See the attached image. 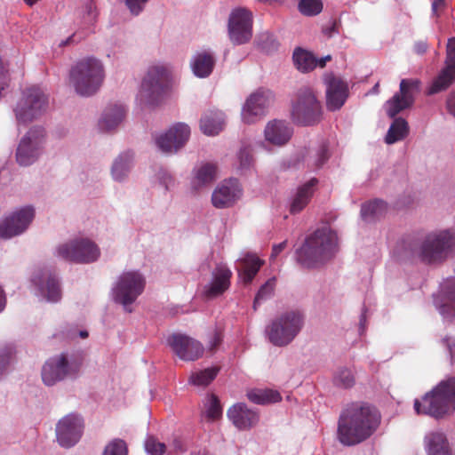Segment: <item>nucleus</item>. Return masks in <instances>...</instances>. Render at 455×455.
<instances>
[{
  "label": "nucleus",
  "instance_id": "obj_1",
  "mask_svg": "<svg viewBox=\"0 0 455 455\" xmlns=\"http://www.w3.org/2000/svg\"><path fill=\"white\" fill-rule=\"evenodd\" d=\"M380 413L367 403L348 404L341 412L338 439L344 445H355L369 438L379 427Z\"/></svg>",
  "mask_w": 455,
  "mask_h": 455
},
{
  "label": "nucleus",
  "instance_id": "obj_2",
  "mask_svg": "<svg viewBox=\"0 0 455 455\" xmlns=\"http://www.w3.org/2000/svg\"><path fill=\"white\" fill-rule=\"evenodd\" d=\"M172 87V67L168 62L150 64L141 80L136 103L142 108H156L167 98Z\"/></svg>",
  "mask_w": 455,
  "mask_h": 455
},
{
  "label": "nucleus",
  "instance_id": "obj_3",
  "mask_svg": "<svg viewBox=\"0 0 455 455\" xmlns=\"http://www.w3.org/2000/svg\"><path fill=\"white\" fill-rule=\"evenodd\" d=\"M338 251V236L330 227L323 226L308 235L296 251L298 262L304 267H315L332 259Z\"/></svg>",
  "mask_w": 455,
  "mask_h": 455
},
{
  "label": "nucleus",
  "instance_id": "obj_4",
  "mask_svg": "<svg viewBox=\"0 0 455 455\" xmlns=\"http://www.w3.org/2000/svg\"><path fill=\"white\" fill-rule=\"evenodd\" d=\"M414 410L417 414L429 415L443 419L455 411V377L441 380L421 400L415 399Z\"/></svg>",
  "mask_w": 455,
  "mask_h": 455
},
{
  "label": "nucleus",
  "instance_id": "obj_5",
  "mask_svg": "<svg viewBox=\"0 0 455 455\" xmlns=\"http://www.w3.org/2000/svg\"><path fill=\"white\" fill-rule=\"evenodd\" d=\"M105 69L96 58H85L76 62L69 73V82L75 92L84 97L96 93L103 84Z\"/></svg>",
  "mask_w": 455,
  "mask_h": 455
},
{
  "label": "nucleus",
  "instance_id": "obj_6",
  "mask_svg": "<svg viewBox=\"0 0 455 455\" xmlns=\"http://www.w3.org/2000/svg\"><path fill=\"white\" fill-rule=\"evenodd\" d=\"M304 323L305 315L300 310L284 311L267 324L265 330L266 337L275 347H286L299 334Z\"/></svg>",
  "mask_w": 455,
  "mask_h": 455
},
{
  "label": "nucleus",
  "instance_id": "obj_7",
  "mask_svg": "<svg viewBox=\"0 0 455 455\" xmlns=\"http://www.w3.org/2000/svg\"><path fill=\"white\" fill-rule=\"evenodd\" d=\"M84 363V355L76 353H61L49 358L42 366L41 378L47 387H52L67 379L78 376Z\"/></svg>",
  "mask_w": 455,
  "mask_h": 455
},
{
  "label": "nucleus",
  "instance_id": "obj_8",
  "mask_svg": "<svg viewBox=\"0 0 455 455\" xmlns=\"http://www.w3.org/2000/svg\"><path fill=\"white\" fill-rule=\"evenodd\" d=\"M147 284L146 276L139 270L122 272L112 284V299L123 306L124 311L131 313L132 304L144 292Z\"/></svg>",
  "mask_w": 455,
  "mask_h": 455
},
{
  "label": "nucleus",
  "instance_id": "obj_9",
  "mask_svg": "<svg viewBox=\"0 0 455 455\" xmlns=\"http://www.w3.org/2000/svg\"><path fill=\"white\" fill-rule=\"evenodd\" d=\"M54 255L68 262L91 264L100 258L101 251L92 238L76 235L59 243L54 249Z\"/></svg>",
  "mask_w": 455,
  "mask_h": 455
},
{
  "label": "nucleus",
  "instance_id": "obj_10",
  "mask_svg": "<svg viewBox=\"0 0 455 455\" xmlns=\"http://www.w3.org/2000/svg\"><path fill=\"white\" fill-rule=\"evenodd\" d=\"M48 108V97L38 87L31 86L22 91L12 108L17 124L28 125L40 119Z\"/></svg>",
  "mask_w": 455,
  "mask_h": 455
},
{
  "label": "nucleus",
  "instance_id": "obj_11",
  "mask_svg": "<svg viewBox=\"0 0 455 455\" xmlns=\"http://www.w3.org/2000/svg\"><path fill=\"white\" fill-rule=\"evenodd\" d=\"M47 133L41 125L29 128L20 139L15 149V161L21 167L37 163L45 153Z\"/></svg>",
  "mask_w": 455,
  "mask_h": 455
},
{
  "label": "nucleus",
  "instance_id": "obj_12",
  "mask_svg": "<svg viewBox=\"0 0 455 455\" xmlns=\"http://www.w3.org/2000/svg\"><path fill=\"white\" fill-rule=\"evenodd\" d=\"M322 105L313 89L299 88L291 103V117L299 125H313L321 120Z\"/></svg>",
  "mask_w": 455,
  "mask_h": 455
},
{
  "label": "nucleus",
  "instance_id": "obj_13",
  "mask_svg": "<svg viewBox=\"0 0 455 455\" xmlns=\"http://www.w3.org/2000/svg\"><path fill=\"white\" fill-rule=\"evenodd\" d=\"M455 235L450 230L428 234L419 248L421 259L427 263L438 262L448 258L454 251Z\"/></svg>",
  "mask_w": 455,
  "mask_h": 455
},
{
  "label": "nucleus",
  "instance_id": "obj_14",
  "mask_svg": "<svg viewBox=\"0 0 455 455\" xmlns=\"http://www.w3.org/2000/svg\"><path fill=\"white\" fill-rule=\"evenodd\" d=\"M36 216L31 204L16 207L0 220V238L10 240L23 235L29 228Z\"/></svg>",
  "mask_w": 455,
  "mask_h": 455
},
{
  "label": "nucleus",
  "instance_id": "obj_15",
  "mask_svg": "<svg viewBox=\"0 0 455 455\" xmlns=\"http://www.w3.org/2000/svg\"><path fill=\"white\" fill-rule=\"evenodd\" d=\"M275 100L272 91L259 88L245 100L241 111L243 123L253 124L263 118Z\"/></svg>",
  "mask_w": 455,
  "mask_h": 455
},
{
  "label": "nucleus",
  "instance_id": "obj_16",
  "mask_svg": "<svg viewBox=\"0 0 455 455\" xmlns=\"http://www.w3.org/2000/svg\"><path fill=\"white\" fill-rule=\"evenodd\" d=\"M32 289L41 300L56 303L61 299V288L58 276L47 268L35 270L31 276Z\"/></svg>",
  "mask_w": 455,
  "mask_h": 455
},
{
  "label": "nucleus",
  "instance_id": "obj_17",
  "mask_svg": "<svg viewBox=\"0 0 455 455\" xmlns=\"http://www.w3.org/2000/svg\"><path fill=\"white\" fill-rule=\"evenodd\" d=\"M253 18L251 11L235 8L229 14L228 23V37L235 45L247 44L252 37Z\"/></svg>",
  "mask_w": 455,
  "mask_h": 455
},
{
  "label": "nucleus",
  "instance_id": "obj_18",
  "mask_svg": "<svg viewBox=\"0 0 455 455\" xmlns=\"http://www.w3.org/2000/svg\"><path fill=\"white\" fill-rule=\"evenodd\" d=\"M84 429V422L82 416L77 413H69L56 424V440L61 447L71 448L80 441Z\"/></svg>",
  "mask_w": 455,
  "mask_h": 455
},
{
  "label": "nucleus",
  "instance_id": "obj_19",
  "mask_svg": "<svg viewBox=\"0 0 455 455\" xmlns=\"http://www.w3.org/2000/svg\"><path fill=\"white\" fill-rule=\"evenodd\" d=\"M420 82L418 79H403L399 92L388 100L384 108L387 116L395 117L401 111L412 106L415 95L419 92Z\"/></svg>",
  "mask_w": 455,
  "mask_h": 455
},
{
  "label": "nucleus",
  "instance_id": "obj_20",
  "mask_svg": "<svg viewBox=\"0 0 455 455\" xmlns=\"http://www.w3.org/2000/svg\"><path fill=\"white\" fill-rule=\"evenodd\" d=\"M190 137V128L184 123L172 126L164 132L155 136V144L164 154H174L180 149Z\"/></svg>",
  "mask_w": 455,
  "mask_h": 455
},
{
  "label": "nucleus",
  "instance_id": "obj_21",
  "mask_svg": "<svg viewBox=\"0 0 455 455\" xmlns=\"http://www.w3.org/2000/svg\"><path fill=\"white\" fill-rule=\"evenodd\" d=\"M433 301L445 322L455 320V276L443 280L438 291L433 295Z\"/></svg>",
  "mask_w": 455,
  "mask_h": 455
},
{
  "label": "nucleus",
  "instance_id": "obj_22",
  "mask_svg": "<svg viewBox=\"0 0 455 455\" xmlns=\"http://www.w3.org/2000/svg\"><path fill=\"white\" fill-rule=\"evenodd\" d=\"M243 196V188L235 178L220 182L212 194V204L217 209H226L235 205Z\"/></svg>",
  "mask_w": 455,
  "mask_h": 455
},
{
  "label": "nucleus",
  "instance_id": "obj_23",
  "mask_svg": "<svg viewBox=\"0 0 455 455\" xmlns=\"http://www.w3.org/2000/svg\"><path fill=\"white\" fill-rule=\"evenodd\" d=\"M167 343L172 351L183 361H196L204 354L203 344L182 333H173L169 336Z\"/></svg>",
  "mask_w": 455,
  "mask_h": 455
},
{
  "label": "nucleus",
  "instance_id": "obj_24",
  "mask_svg": "<svg viewBox=\"0 0 455 455\" xmlns=\"http://www.w3.org/2000/svg\"><path fill=\"white\" fill-rule=\"evenodd\" d=\"M455 80V37L449 39L445 67L433 80L427 89V94L433 95L446 90Z\"/></svg>",
  "mask_w": 455,
  "mask_h": 455
},
{
  "label": "nucleus",
  "instance_id": "obj_25",
  "mask_svg": "<svg viewBox=\"0 0 455 455\" xmlns=\"http://www.w3.org/2000/svg\"><path fill=\"white\" fill-rule=\"evenodd\" d=\"M218 167L213 163H201L196 165L190 174L189 190L192 194H199L217 179Z\"/></svg>",
  "mask_w": 455,
  "mask_h": 455
},
{
  "label": "nucleus",
  "instance_id": "obj_26",
  "mask_svg": "<svg viewBox=\"0 0 455 455\" xmlns=\"http://www.w3.org/2000/svg\"><path fill=\"white\" fill-rule=\"evenodd\" d=\"M227 416L232 424L241 431L254 427L259 420L258 412L250 409L243 403H238L231 406L227 411Z\"/></svg>",
  "mask_w": 455,
  "mask_h": 455
},
{
  "label": "nucleus",
  "instance_id": "obj_27",
  "mask_svg": "<svg viewBox=\"0 0 455 455\" xmlns=\"http://www.w3.org/2000/svg\"><path fill=\"white\" fill-rule=\"evenodd\" d=\"M292 135V126L284 120H271L267 123L264 129L265 141L275 147H283L287 144Z\"/></svg>",
  "mask_w": 455,
  "mask_h": 455
},
{
  "label": "nucleus",
  "instance_id": "obj_28",
  "mask_svg": "<svg viewBox=\"0 0 455 455\" xmlns=\"http://www.w3.org/2000/svg\"><path fill=\"white\" fill-rule=\"evenodd\" d=\"M422 443L426 455H454L447 435L441 429L426 432Z\"/></svg>",
  "mask_w": 455,
  "mask_h": 455
},
{
  "label": "nucleus",
  "instance_id": "obj_29",
  "mask_svg": "<svg viewBox=\"0 0 455 455\" xmlns=\"http://www.w3.org/2000/svg\"><path fill=\"white\" fill-rule=\"evenodd\" d=\"M326 106L329 110L339 109L345 103L347 95V84L340 78L331 76L326 79Z\"/></svg>",
  "mask_w": 455,
  "mask_h": 455
},
{
  "label": "nucleus",
  "instance_id": "obj_30",
  "mask_svg": "<svg viewBox=\"0 0 455 455\" xmlns=\"http://www.w3.org/2000/svg\"><path fill=\"white\" fill-rule=\"evenodd\" d=\"M231 270L223 264L218 265L212 271V281L204 287L207 298H215L226 291L230 285Z\"/></svg>",
  "mask_w": 455,
  "mask_h": 455
},
{
  "label": "nucleus",
  "instance_id": "obj_31",
  "mask_svg": "<svg viewBox=\"0 0 455 455\" xmlns=\"http://www.w3.org/2000/svg\"><path fill=\"white\" fill-rule=\"evenodd\" d=\"M216 64L214 52L208 49L197 51L190 60V68L195 76L206 78L211 76Z\"/></svg>",
  "mask_w": 455,
  "mask_h": 455
},
{
  "label": "nucleus",
  "instance_id": "obj_32",
  "mask_svg": "<svg viewBox=\"0 0 455 455\" xmlns=\"http://www.w3.org/2000/svg\"><path fill=\"white\" fill-rule=\"evenodd\" d=\"M126 109L123 105H109L101 113L98 120L100 132H108L116 130L124 121Z\"/></svg>",
  "mask_w": 455,
  "mask_h": 455
},
{
  "label": "nucleus",
  "instance_id": "obj_33",
  "mask_svg": "<svg viewBox=\"0 0 455 455\" xmlns=\"http://www.w3.org/2000/svg\"><path fill=\"white\" fill-rule=\"evenodd\" d=\"M225 120V114L222 111H208L201 117L200 129L205 135H217L224 129Z\"/></svg>",
  "mask_w": 455,
  "mask_h": 455
},
{
  "label": "nucleus",
  "instance_id": "obj_34",
  "mask_svg": "<svg viewBox=\"0 0 455 455\" xmlns=\"http://www.w3.org/2000/svg\"><path fill=\"white\" fill-rule=\"evenodd\" d=\"M262 261L254 254L247 253L237 259L236 269L241 280L248 283L259 272Z\"/></svg>",
  "mask_w": 455,
  "mask_h": 455
},
{
  "label": "nucleus",
  "instance_id": "obj_35",
  "mask_svg": "<svg viewBox=\"0 0 455 455\" xmlns=\"http://www.w3.org/2000/svg\"><path fill=\"white\" fill-rule=\"evenodd\" d=\"M133 166V155L123 152L115 158L111 166V177L119 183L125 182Z\"/></svg>",
  "mask_w": 455,
  "mask_h": 455
},
{
  "label": "nucleus",
  "instance_id": "obj_36",
  "mask_svg": "<svg viewBox=\"0 0 455 455\" xmlns=\"http://www.w3.org/2000/svg\"><path fill=\"white\" fill-rule=\"evenodd\" d=\"M317 180L311 179L309 181L299 187L296 193L291 197L290 212L292 214L301 212L308 204L314 193V187Z\"/></svg>",
  "mask_w": 455,
  "mask_h": 455
},
{
  "label": "nucleus",
  "instance_id": "obj_37",
  "mask_svg": "<svg viewBox=\"0 0 455 455\" xmlns=\"http://www.w3.org/2000/svg\"><path fill=\"white\" fill-rule=\"evenodd\" d=\"M408 132V123L403 118H395L387 132L385 142L388 145L395 144L403 140Z\"/></svg>",
  "mask_w": 455,
  "mask_h": 455
},
{
  "label": "nucleus",
  "instance_id": "obj_38",
  "mask_svg": "<svg viewBox=\"0 0 455 455\" xmlns=\"http://www.w3.org/2000/svg\"><path fill=\"white\" fill-rule=\"evenodd\" d=\"M387 204L379 199L365 203L361 207V216L365 221H372L387 212Z\"/></svg>",
  "mask_w": 455,
  "mask_h": 455
},
{
  "label": "nucleus",
  "instance_id": "obj_39",
  "mask_svg": "<svg viewBox=\"0 0 455 455\" xmlns=\"http://www.w3.org/2000/svg\"><path fill=\"white\" fill-rule=\"evenodd\" d=\"M248 399L257 404H267L281 401L282 397L278 391L274 389L256 388L247 393Z\"/></svg>",
  "mask_w": 455,
  "mask_h": 455
},
{
  "label": "nucleus",
  "instance_id": "obj_40",
  "mask_svg": "<svg viewBox=\"0 0 455 455\" xmlns=\"http://www.w3.org/2000/svg\"><path fill=\"white\" fill-rule=\"evenodd\" d=\"M295 66L301 72H308L317 67V58L308 51L298 48L293 52Z\"/></svg>",
  "mask_w": 455,
  "mask_h": 455
},
{
  "label": "nucleus",
  "instance_id": "obj_41",
  "mask_svg": "<svg viewBox=\"0 0 455 455\" xmlns=\"http://www.w3.org/2000/svg\"><path fill=\"white\" fill-rule=\"evenodd\" d=\"M329 158V150L326 143H322L317 148L310 149L305 156V162L314 168L321 167Z\"/></svg>",
  "mask_w": 455,
  "mask_h": 455
},
{
  "label": "nucleus",
  "instance_id": "obj_42",
  "mask_svg": "<svg viewBox=\"0 0 455 455\" xmlns=\"http://www.w3.org/2000/svg\"><path fill=\"white\" fill-rule=\"evenodd\" d=\"M202 415L209 422L218 420L221 417L222 408L217 396L210 395L205 398Z\"/></svg>",
  "mask_w": 455,
  "mask_h": 455
},
{
  "label": "nucleus",
  "instance_id": "obj_43",
  "mask_svg": "<svg viewBox=\"0 0 455 455\" xmlns=\"http://www.w3.org/2000/svg\"><path fill=\"white\" fill-rule=\"evenodd\" d=\"M218 373V367H211L201 371H196L191 373L188 381L194 386L205 387L216 378Z\"/></svg>",
  "mask_w": 455,
  "mask_h": 455
},
{
  "label": "nucleus",
  "instance_id": "obj_44",
  "mask_svg": "<svg viewBox=\"0 0 455 455\" xmlns=\"http://www.w3.org/2000/svg\"><path fill=\"white\" fill-rule=\"evenodd\" d=\"M252 165L253 157L251 155V150L247 146L241 147L237 152L236 162L235 164L236 171L240 173H245L252 167Z\"/></svg>",
  "mask_w": 455,
  "mask_h": 455
},
{
  "label": "nucleus",
  "instance_id": "obj_45",
  "mask_svg": "<svg viewBox=\"0 0 455 455\" xmlns=\"http://www.w3.org/2000/svg\"><path fill=\"white\" fill-rule=\"evenodd\" d=\"M333 383L343 388L351 387L355 384V377L352 371L344 366L337 368L333 375Z\"/></svg>",
  "mask_w": 455,
  "mask_h": 455
},
{
  "label": "nucleus",
  "instance_id": "obj_46",
  "mask_svg": "<svg viewBox=\"0 0 455 455\" xmlns=\"http://www.w3.org/2000/svg\"><path fill=\"white\" fill-rule=\"evenodd\" d=\"M14 357L15 348L12 345H0V377L8 372Z\"/></svg>",
  "mask_w": 455,
  "mask_h": 455
},
{
  "label": "nucleus",
  "instance_id": "obj_47",
  "mask_svg": "<svg viewBox=\"0 0 455 455\" xmlns=\"http://www.w3.org/2000/svg\"><path fill=\"white\" fill-rule=\"evenodd\" d=\"M14 357L15 348L12 345H0V377L8 372Z\"/></svg>",
  "mask_w": 455,
  "mask_h": 455
},
{
  "label": "nucleus",
  "instance_id": "obj_48",
  "mask_svg": "<svg viewBox=\"0 0 455 455\" xmlns=\"http://www.w3.org/2000/svg\"><path fill=\"white\" fill-rule=\"evenodd\" d=\"M156 182L165 191L172 190L176 186L174 176L166 169L159 168L155 174Z\"/></svg>",
  "mask_w": 455,
  "mask_h": 455
},
{
  "label": "nucleus",
  "instance_id": "obj_49",
  "mask_svg": "<svg viewBox=\"0 0 455 455\" xmlns=\"http://www.w3.org/2000/svg\"><path fill=\"white\" fill-rule=\"evenodd\" d=\"M299 11L306 16H315L323 11L322 0H299Z\"/></svg>",
  "mask_w": 455,
  "mask_h": 455
},
{
  "label": "nucleus",
  "instance_id": "obj_50",
  "mask_svg": "<svg viewBox=\"0 0 455 455\" xmlns=\"http://www.w3.org/2000/svg\"><path fill=\"white\" fill-rule=\"evenodd\" d=\"M275 287V277L269 278L263 285H261L254 299V307L259 305L262 301L269 299L274 293Z\"/></svg>",
  "mask_w": 455,
  "mask_h": 455
},
{
  "label": "nucleus",
  "instance_id": "obj_51",
  "mask_svg": "<svg viewBox=\"0 0 455 455\" xmlns=\"http://www.w3.org/2000/svg\"><path fill=\"white\" fill-rule=\"evenodd\" d=\"M257 42L259 47L267 52L275 50L278 45L274 35L268 31L260 33L258 36Z\"/></svg>",
  "mask_w": 455,
  "mask_h": 455
},
{
  "label": "nucleus",
  "instance_id": "obj_52",
  "mask_svg": "<svg viewBox=\"0 0 455 455\" xmlns=\"http://www.w3.org/2000/svg\"><path fill=\"white\" fill-rule=\"evenodd\" d=\"M102 455H127L125 442L122 439L112 440L106 445Z\"/></svg>",
  "mask_w": 455,
  "mask_h": 455
},
{
  "label": "nucleus",
  "instance_id": "obj_53",
  "mask_svg": "<svg viewBox=\"0 0 455 455\" xmlns=\"http://www.w3.org/2000/svg\"><path fill=\"white\" fill-rule=\"evenodd\" d=\"M145 450L148 455H163L166 452V445L153 436L147 438Z\"/></svg>",
  "mask_w": 455,
  "mask_h": 455
},
{
  "label": "nucleus",
  "instance_id": "obj_54",
  "mask_svg": "<svg viewBox=\"0 0 455 455\" xmlns=\"http://www.w3.org/2000/svg\"><path fill=\"white\" fill-rule=\"evenodd\" d=\"M96 6L92 1H88L84 5L83 20L85 24H92L97 19Z\"/></svg>",
  "mask_w": 455,
  "mask_h": 455
},
{
  "label": "nucleus",
  "instance_id": "obj_55",
  "mask_svg": "<svg viewBox=\"0 0 455 455\" xmlns=\"http://www.w3.org/2000/svg\"><path fill=\"white\" fill-rule=\"evenodd\" d=\"M125 5L132 15H139L145 8L148 0H124Z\"/></svg>",
  "mask_w": 455,
  "mask_h": 455
},
{
  "label": "nucleus",
  "instance_id": "obj_56",
  "mask_svg": "<svg viewBox=\"0 0 455 455\" xmlns=\"http://www.w3.org/2000/svg\"><path fill=\"white\" fill-rule=\"evenodd\" d=\"M58 335L62 339H74L77 337V328L72 324L63 325Z\"/></svg>",
  "mask_w": 455,
  "mask_h": 455
},
{
  "label": "nucleus",
  "instance_id": "obj_57",
  "mask_svg": "<svg viewBox=\"0 0 455 455\" xmlns=\"http://www.w3.org/2000/svg\"><path fill=\"white\" fill-rule=\"evenodd\" d=\"M184 445L182 441L180 438H174L169 444L166 446V452L170 455H179L184 451Z\"/></svg>",
  "mask_w": 455,
  "mask_h": 455
},
{
  "label": "nucleus",
  "instance_id": "obj_58",
  "mask_svg": "<svg viewBox=\"0 0 455 455\" xmlns=\"http://www.w3.org/2000/svg\"><path fill=\"white\" fill-rule=\"evenodd\" d=\"M222 340V333L220 330H214L209 340V349H215Z\"/></svg>",
  "mask_w": 455,
  "mask_h": 455
},
{
  "label": "nucleus",
  "instance_id": "obj_59",
  "mask_svg": "<svg viewBox=\"0 0 455 455\" xmlns=\"http://www.w3.org/2000/svg\"><path fill=\"white\" fill-rule=\"evenodd\" d=\"M443 343L447 346L451 361L455 362V339L451 337H445L443 339Z\"/></svg>",
  "mask_w": 455,
  "mask_h": 455
},
{
  "label": "nucleus",
  "instance_id": "obj_60",
  "mask_svg": "<svg viewBox=\"0 0 455 455\" xmlns=\"http://www.w3.org/2000/svg\"><path fill=\"white\" fill-rule=\"evenodd\" d=\"M286 244H287V242L286 241H283L278 244H275L273 246V250H272V254H271V259H275V257H277V255L283 251L284 250V248L286 247Z\"/></svg>",
  "mask_w": 455,
  "mask_h": 455
},
{
  "label": "nucleus",
  "instance_id": "obj_61",
  "mask_svg": "<svg viewBox=\"0 0 455 455\" xmlns=\"http://www.w3.org/2000/svg\"><path fill=\"white\" fill-rule=\"evenodd\" d=\"M448 111L455 116V92H452L447 100Z\"/></svg>",
  "mask_w": 455,
  "mask_h": 455
},
{
  "label": "nucleus",
  "instance_id": "obj_62",
  "mask_svg": "<svg viewBox=\"0 0 455 455\" xmlns=\"http://www.w3.org/2000/svg\"><path fill=\"white\" fill-rule=\"evenodd\" d=\"M414 50L418 54H423L427 50V44L424 41L417 42L414 44Z\"/></svg>",
  "mask_w": 455,
  "mask_h": 455
},
{
  "label": "nucleus",
  "instance_id": "obj_63",
  "mask_svg": "<svg viewBox=\"0 0 455 455\" xmlns=\"http://www.w3.org/2000/svg\"><path fill=\"white\" fill-rule=\"evenodd\" d=\"M6 306V296L3 287L0 285V313L4 311Z\"/></svg>",
  "mask_w": 455,
  "mask_h": 455
},
{
  "label": "nucleus",
  "instance_id": "obj_64",
  "mask_svg": "<svg viewBox=\"0 0 455 455\" xmlns=\"http://www.w3.org/2000/svg\"><path fill=\"white\" fill-rule=\"evenodd\" d=\"M444 4V2L443 0H435L434 1V3L432 4V11H433V13L437 15V11L439 9H441Z\"/></svg>",
  "mask_w": 455,
  "mask_h": 455
}]
</instances>
